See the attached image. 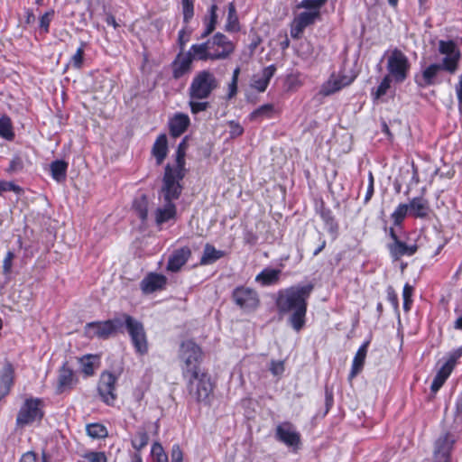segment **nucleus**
Segmentation results:
<instances>
[{
	"label": "nucleus",
	"instance_id": "obj_1",
	"mask_svg": "<svg viewBox=\"0 0 462 462\" xmlns=\"http://www.w3.org/2000/svg\"><path fill=\"white\" fill-rule=\"evenodd\" d=\"M314 290V284H297L278 292L275 301L280 315H288L287 323L296 332L306 325L308 300Z\"/></svg>",
	"mask_w": 462,
	"mask_h": 462
},
{
	"label": "nucleus",
	"instance_id": "obj_2",
	"mask_svg": "<svg viewBox=\"0 0 462 462\" xmlns=\"http://www.w3.org/2000/svg\"><path fill=\"white\" fill-rule=\"evenodd\" d=\"M438 51L444 55L441 62L430 64L421 71L420 75L415 76L414 81L419 88H424L439 83L437 78L442 70L449 74H454L457 70L461 52L456 42L452 40H439Z\"/></svg>",
	"mask_w": 462,
	"mask_h": 462
},
{
	"label": "nucleus",
	"instance_id": "obj_3",
	"mask_svg": "<svg viewBox=\"0 0 462 462\" xmlns=\"http://www.w3.org/2000/svg\"><path fill=\"white\" fill-rule=\"evenodd\" d=\"M189 393L197 402L210 405L214 385L210 376L205 372H199L188 375Z\"/></svg>",
	"mask_w": 462,
	"mask_h": 462
},
{
	"label": "nucleus",
	"instance_id": "obj_4",
	"mask_svg": "<svg viewBox=\"0 0 462 462\" xmlns=\"http://www.w3.org/2000/svg\"><path fill=\"white\" fill-rule=\"evenodd\" d=\"M218 87L219 81L213 72L208 69L200 70L192 79L188 90L189 97L207 99Z\"/></svg>",
	"mask_w": 462,
	"mask_h": 462
},
{
	"label": "nucleus",
	"instance_id": "obj_5",
	"mask_svg": "<svg viewBox=\"0 0 462 462\" xmlns=\"http://www.w3.org/2000/svg\"><path fill=\"white\" fill-rule=\"evenodd\" d=\"M125 313L104 321H93L85 326V334L89 338L108 339L117 333L124 332Z\"/></svg>",
	"mask_w": 462,
	"mask_h": 462
},
{
	"label": "nucleus",
	"instance_id": "obj_6",
	"mask_svg": "<svg viewBox=\"0 0 462 462\" xmlns=\"http://www.w3.org/2000/svg\"><path fill=\"white\" fill-rule=\"evenodd\" d=\"M179 356L183 362L181 369L184 377L201 371L202 351L195 342L191 340L182 342L180 346Z\"/></svg>",
	"mask_w": 462,
	"mask_h": 462
},
{
	"label": "nucleus",
	"instance_id": "obj_7",
	"mask_svg": "<svg viewBox=\"0 0 462 462\" xmlns=\"http://www.w3.org/2000/svg\"><path fill=\"white\" fill-rule=\"evenodd\" d=\"M44 401L41 398H26L16 416V426L24 427L40 422L44 417Z\"/></svg>",
	"mask_w": 462,
	"mask_h": 462
},
{
	"label": "nucleus",
	"instance_id": "obj_8",
	"mask_svg": "<svg viewBox=\"0 0 462 462\" xmlns=\"http://www.w3.org/2000/svg\"><path fill=\"white\" fill-rule=\"evenodd\" d=\"M186 174L181 172H175L171 169V164L168 163L164 168V174L162 178V187L161 189V196L164 203H173L178 199L182 192L183 187L180 180L184 179Z\"/></svg>",
	"mask_w": 462,
	"mask_h": 462
},
{
	"label": "nucleus",
	"instance_id": "obj_9",
	"mask_svg": "<svg viewBox=\"0 0 462 462\" xmlns=\"http://www.w3.org/2000/svg\"><path fill=\"white\" fill-rule=\"evenodd\" d=\"M386 69L388 74L396 84L402 83L406 80L411 63L408 57L399 49L393 50L388 56Z\"/></svg>",
	"mask_w": 462,
	"mask_h": 462
},
{
	"label": "nucleus",
	"instance_id": "obj_10",
	"mask_svg": "<svg viewBox=\"0 0 462 462\" xmlns=\"http://www.w3.org/2000/svg\"><path fill=\"white\" fill-rule=\"evenodd\" d=\"M124 328H126L136 353L145 355L148 343L143 324L128 314H125Z\"/></svg>",
	"mask_w": 462,
	"mask_h": 462
},
{
	"label": "nucleus",
	"instance_id": "obj_11",
	"mask_svg": "<svg viewBox=\"0 0 462 462\" xmlns=\"http://www.w3.org/2000/svg\"><path fill=\"white\" fill-rule=\"evenodd\" d=\"M275 439L297 452L301 447V435L290 421H283L276 426Z\"/></svg>",
	"mask_w": 462,
	"mask_h": 462
},
{
	"label": "nucleus",
	"instance_id": "obj_12",
	"mask_svg": "<svg viewBox=\"0 0 462 462\" xmlns=\"http://www.w3.org/2000/svg\"><path fill=\"white\" fill-rule=\"evenodd\" d=\"M213 60L227 59L236 49L235 44L225 34L217 32L208 40Z\"/></svg>",
	"mask_w": 462,
	"mask_h": 462
},
{
	"label": "nucleus",
	"instance_id": "obj_13",
	"mask_svg": "<svg viewBox=\"0 0 462 462\" xmlns=\"http://www.w3.org/2000/svg\"><path fill=\"white\" fill-rule=\"evenodd\" d=\"M232 299L245 312L254 310L260 302L257 292L245 286L236 287L232 292Z\"/></svg>",
	"mask_w": 462,
	"mask_h": 462
},
{
	"label": "nucleus",
	"instance_id": "obj_14",
	"mask_svg": "<svg viewBox=\"0 0 462 462\" xmlns=\"http://www.w3.org/2000/svg\"><path fill=\"white\" fill-rule=\"evenodd\" d=\"M117 378L111 372L105 371L101 374L97 391L102 401L107 405H114L116 400V385Z\"/></svg>",
	"mask_w": 462,
	"mask_h": 462
},
{
	"label": "nucleus",
	"instance_id": "obj_15",
	"mask_svg": "<svg viewBox=\"0 0 462 462\" xmlns=\"http://www.w3.org/2000/svg\"><path fill=\"white\" fill-rule=\"evenodd\" d=\"M455 441L454 436L449 432L439 436L434 443L432 462H450Z\"/></svg>",
	"mask_w": 462,
	"mask_h": 462
},
{
	"label": "nucleus",
	"instance_id": "obj_16",
	"mask_svg": "<svg viewBox=\"0 0 462 462\" xmlns=\"http://www.w3.org/2000/svg\"><path fill=\"white\" fill-rule=\"evenodd\" d=\"M320 18H321L320 12L300 13L293 19V21L291 24V36L296 40L300 39L304 32V30L307 27L313 25Z\"/></svg>",
	"mask_w": 462,
	"mask_h": 462
},
{
	"label": "nucleus",
	"instance_id": "obj_17",
	"mask_svg": "<svg viewBox=\"0 0 462 462\" xmlns=\"http://www.w3.org/2000/svg\"><path fill=\"white\" fill-rule=\"evenodd\" d=\"M74 370L69 365V362L65 361L58 373L57 393H62L70 391L78 383Z\"/></svg>",
	"mask_w": 462,
	"mask_h": 462
},
{
	"label": "nucleus",
	"instance_id": "obj_18",
	"mask_svg": "<svg viewBox=\"0 0 462 462\" xmlns=\"http://www.w3.org/2000/svg\"><path fill=\"white\" fill-rule=\"evenodd\" d=\"M193 56L190 51L179 52L171 64L172 78L179 79L191 70Z\"/></svg>",
	"mask_w": 462,
	"mask_h": 462
},
{
	"label": "nucleus",
	"instance_id": "obj_19",
	"mask_svg": "<svg viewBox=\"0 0 462 462\" xmlns=\"http://www.w3.org/2000/svg\"><path fill=\"white\" fill-rule=\"evenodd\" d=\"M167 284V278L160 273H150L141 282L140 287L144 294L162 291Z\"/></svg>",
	"mask_w": 462,
	"mask_h": 462
},
{
	"label": "nucleus",
	"instance_id": "obj_20",
	"mask_svg": "<svg viewBox=\"0 0 462 462\" xmlns=\"http://www.w3.org/2000/svg\"><path fill=\"white\" fill-rule=\"evenodd\" d=\"M354 80V78L341 75L336 77L335 75H331V77L328 79V81H326L321 88H320V94L328 97L330 96L340 89H342L344 87L349 86Z\"/></svg>",
	"mask_w": 462,
	"mask_h": 462
},
{
	"label": "nucleus",
	"instance_id": "obj_21",
	"mask_svg": "<svg viewBox=\"0 0 462 462\" xmlns=\"http://www.w3.org/2000/svg\"><path fill=\"white\" fill-rule=\"evenodd\" d=\"M190 256L191 250L188 246L175 249L168 259L167 270L173 273L180 271Z\"/></svg>",
	"mask_w": 462,
	"mask_h": 462
},
{
	"label": "nucleus",
	"instance_id": "obj_22",
	"mask_svg": "<svg viewBox=\"0 0 462 462\" xmlns=\"http://www.w3.org/2000/svg\"><path fill=\"white\" fill-rule=\"evenodd\" d=\"M190 125V120L188 115L183 113H177L169 121L170 134L176 138L185 133Z\"/></svg>",
	"mask_w": 462,
	"mask_h": 462
},
{
	"label": "nucleus",
	"instance_id": "obj_23",
	"mask_svg": "<svg viewBox=\"0 0 462 462\" xmlns=\"http://www.w3.org/2000/svg\"><path fill=\"white\" fill-rule=\"evenodd\" d=\"M388 249L392 257L394 260H399L402 256L404 255H413L418 250V245L416 244L409 245L402 240H399L396 243L389 244Z\"/></svg>",
	"mask_w": 462,
	"mask_h": 462
},
{
	"label": "nucleus",
	"instance_id": "obj_24",
	"mask_svg": "<svg viewBox=\"0 0 462 462\" xmlns=\"http://www.w3.org/2000/svg\"><path fill=\"white\" fill-rule=\"evenodd\" d=\"M407 205L410 214L417 218H425L430 210L428 200L422 197L413 198Z\"/></svg>",
	"mask_w": 462,
	"mask_h": 462
},
{
	"label": "nucleus",
	"instance_id": "obj_25",
	"mask_svg": "<svg viewBox=\"0 0 462 462\" xmlns=\"http://www.w3.org/2000/svg\"><path fill=\"white\" fill-rule=\"evenodd\" d=\"M369 344L370 340L365 341L356 353V356L353 359L349 378L356 377L363 370Z\"/></svg>",
	"mask_w": 462,
	"mask_h": 462
},
{
	"label": "nucleus",
	"instance_id": "obj_26",
	"mask_svg": "<svg viewBox=\"0 0 462 462\" xmlns=\"http://www.w3.org/2000/svg\"><path fill=\"white\" fill-rule=\"evenodd\" d=\"M152 153L155 157L156 164L161 165L168 153V139L165 134H161L155 140Z\"/></svg>",
	"mask_w": 462,
	"mask_h": 462
},
{
	"label": "nucleus",
	"instance_id": "obj_27",
	"mask_svg": "<svg viewBox=\"0 0 462 462\" xmlns=\"http://www.w3.org/2000/svg\"><path fill=\"white\" fill-rule=\"evenodd\" d=\"M319 216L324 221L328 232L336 238L338 233V224L335 220L332 211L326 208L323 202L319 208Z\"/></svg>",
	"mask_w": 462,
	"mask_h": 462
},
{
	"label": "nucleus",
	"instance_id": "obj_28",
	"mask_svg": "<svg viewBox=\"0 0 462 462\" xmlns=\"http://www.w3.org/2000/svg\"><path fill=\"white\" fill-rule=\"evenodd\" d=\"M176 206L174 203H164V206L158 208L155 211V222L157 226H162L163 223L176 217Z\"/></svg>",
	"mask_w": 462,
	"mask_h": 462
},
{
	"label": "nucleus",
	"instance_id": "obj_29",
	"mask_svg": "<svg viewBox=\"0 0 462 462\" xmlns=\"http://www.w3.org/2000/svg\"><path fill=\"white\" fill-rule=\"evenodd\" d=\"M282 271L279 269L264 268L255 277V281L263 286L276 284L281 276Z\"/></svg>",
	"mask_w": 462,
	"mask_h": 462
},
{
	"label": "nucleus",
	"instance_id": "obj_30",
	"mask_svg": "<svg viewBox=\"0 0 462 462\" xmlns=\"http://www.w3.org/2000/svg\"><path fill=\"white\" fill-rule=\"evenodd\" d=\"M225 255V252L217 250L215 246L210 244H206L204 246L203 254L200 258V265H209L216 263L217 260Z\"/></svg>",
	"mask_w": 462,
	"mask_h": 462
},
{
	"label": "nucleus",
	"instance_id": "obj_31",
	"mask_svg": "<svg viewBox=\"0 0 462 462\" xmlns=\"http://www.w3.org/2000/svg\"><path fill=\"white\" fill-rule=\"evenodd\" d=\"M81 365V372L86 377L92 376L99 365V357L94 355H86L79 359Z\"/></svg>",
	"mask_w": 462,
	"mask_h": 462
},
{
	"label": "nucleus",
	"instance_id": "obj_32",
	"mask_svg": "<svg viewBox=\"0 0 462 462\" xmlns=\"http://www.w3.org/2000/svg\"><path fill=\"white\" fill-rule=\"evenodd\" d=\"M453 369L448 365L444 364L440 369L438 371L437 374L435 375L432 383L430 385V390L432 393H437L444 384L446 380L450 375Z\"/></svg>",
	"mask_w": 462,
	"mask_h": 462
},
{
	"label": "nucleus",
	"instance_id": "obj_33",
	"mask_svg": "<svg viewBox=\"0 0 462 462\" xmlns=\"http://www.w3.org/2000/svg\"><path fill=\"white\" fill-rule=\"evenodd\" d=\"M191 52L193 56V60H213L211 52L209 51V45L208 44V41L200 43V44H193L189 51Z\"/></svg>",
	"mask_w": 462,
	"mask_h": 462
},
{
	"label": "nucleus",
	"instance_id": "obj_34",
	"mask_svg": "<svg viewBox=\"0 0 462 462\" xmlns=\"http://www.w3.org/2000/svg\"><path fill=\"white\" fill-rule=\"evenodd\" d=\"M52 178L60 182L66 180L68 162L63 160L53 161L50 165Z\"/></svg>",
	"mask_w": 462,
	"mask_h": 462
},
{
	"label": "nucleus",
	"instance_id": "obj_35",
	"mask_svg": "<svg viewBox=\"0 0 462 462\" xmlns=\"http://www.w3.org/2000/svg\"><path fill=\"white\" fill-rule=\"evenodd\" d=\"M225 30L228 32H237L240 30L236 5L233 2L228 4V14Z\"/></svg>",
	"mask_w": 462,
	"mask_h": 462
},
{
	"label": "nucleus",
	"instance_id": "obj_36",
	"mask_svg": "<svg viewBox=\"0 0 462 462\" xmlns=\"http://www.w3.org/2000/svg\"><path fill=\"white\" fill-rule=\"evenodd\" d=\"M0 137L9 142L15 137L11 118L7 116H0Z\"/></svg>",
	"mask_w": 462,
	"mask_h": 462
},
{
	"label": "nucleus",
	"instance_id": "obj_37",
	"mask_svg": "<svg viewBox=\"0 0 462 462\" xmlns=\"http://www.w3.org/2000/svg\"><path fill=\"white\" fill-rule=\"evenodd\" d=\"M14 369L11 363L6 362L0 373V380L4 385V391L9 393L11 386L14 383Z\"/></svg>",
	"mask_w": 462,
	"mask_h": 462
},
{
	"label": "nucleus",
	"instance_id": "obj_38",
	"mask_svg": "<svg viewBox=\"0 0 462 462\" xmlns=\"http://www.w3.org/2000/svg\"><path fill=\"white\" fill-rule=\"evenodd\" d=\"M133 208L138 216V217L142 220V222H145L148 217V200L145 195H143L140 199H137L134 201Z\"/></svg>",
	"mask_w": 462,
	"mask_h": 462
},
{
	"label": "nucleus",
	"instance_id": "obj_39",
	"mask_svg": "<svg viewBox=\"0 0 462 462\" xmlns=\"http://www.w3.org/2000/svg\"><path fill=\"white\" fill-rule=\"evenodd\" d=\"M274 111V106L272 104H265L254 109L250 115L251 121H256L262 118H271Z\"/></svg>",
	"mask_w": 462,
	"mask_h": 462
},
{
	"label": "nucleus",
	"instance_id": "obj_40",
	"mask_svg": "<svg viewBox=\"0 0 462 462\" xmlns=\"http://www.w3.org/2000/svg\"><path fill=\"white\" fill-rule=\"evenodd\" d=\"M87 434L92 439H105L108 436L107 429L101 423H90L86 427Z\"/></svg>",
	"mask_w": 462,
	"mask_h": 462
},
{
	"label": "nucleus",
	"instance_id": "obj_41",
	"mask_svg": "<svg viewBox=\"0 0 462 462\" xmlns=\"http://www.w3.org/2000/svg\"><path fill=\"white\" fill-rule=\"evenodd\" d=\"M393 80V79H392L390 78V76L385 75L383 77V79H382L381 83L376 88V89L375 90L373 89L371 92V96H372L374 101L381 99L387 93V91L391 88V82Z\"/></svg>",
	"mask_w": 462,
	"mask_h": 462
},
{
	"label": "nucleus",
	"instance_id": "obj_42",
	"mask_svg": "<svg viewBox=\"0 0 462 462\" xmlns=\"http://www.w3.org/2000/svg\"><path fill=\"white\" fill-rule=\"evenodd\" d=\"M185 156H186V151L177 147L175 165H173V166L171 165V169L173 171H175V172L180 171L183 174H186L187 170L185 168V165H186Z\"/></svg>",
	"mask_w": 462,
	"mask_h": 462
},
{
	"label": "nucleus",
	"instance_id": "obj_43",
	"mask_svg": "<svg viewBox=\"0 0 462 462\" xmlns=\"http://www.w3.org/2000/svg\"><path fill=\"white\" fill-rule=\"evenodd\" d=\"M328 0H302L297 5V8H304L309 12H320V8L326 5Z\"/></svg>",
	"mask_w": 462,
	"mask_h": 462
},
{
	"label": "nucleus",
	"instance_id": "obj_44",
	"mask_svg": "<svg viewBox=\"0 0 462 462\" xmlns=\"http://www.w3.org/2000/svg\"><path fill=\"white\" fill-rule=\"evenodd\" d=\"M149 442V436L144 430H139L134 439L132 440V446L137 451L143 449Z\"/></svg>",
	"mask_w": 462,
	"mask_h": 462
},
{
	"label": "nucleus",
	"instance_id": "obj_45",
	"mask_svg": "<svg viewBox=\"0 0 462 462\" xmlns=\"http://www.w3.org/2000/svg\"><path fill=\"white\" fill-rule=\"evenodd\" d=\"M409 206L407 204H400L392 213L391 217L394 226H401L408 214Z\"/></svg>",
	"mask_w": 462,
	"mask_h": 462
},
{
	"label": "nucleus",
	"instance_id": "obj_46",
	"mask_svg": "<svg viewBox=\"0 0 462 462\" xmlns=\"http://www.w3.org/2000/svg\"><path fill=\"white\" fill-rule=\"evenodd\" d=\"M195 0H181L183 23L188 24L194 16Z\"/></svg>",
	"mask_w": 462,
	"mask_h": 462
},
{
	"label": "nucleus",
	"instance_id": "obj_47",
	"mask_svg": "<svg viewBox=\"0 0 462 462\" xmlns=\"http://www.w3.org/2000/svg\"><path fill=\"white\" fill-rule=\"evenodd\" d=\"M86 42H82L76 53L70 58L69 64L75 69H81L84 62Z\"/></svg>",
	"mask_w": 462,
	"mask_h": 462
},
{
	"label": "nucleus",
	"instance_id": "obj_48",
	"mask_svg": "<svg viewBox=\"0 0 462 462\" xmlns=\"http://www.w3.org/2000/svg\"><path fill=\"white\" fill-rule=\"evenodd\" d=\"M24 163L23 158L19 154H15L10 161L9 166L6 169L8 174H16L23 170Z\"/></svg>",
	"mask_w": 462,
	"mask_h": 462
},
{
	"label": "nucleus",
	"instance_id": "obj_49",
	"mask_svg": "<svg viewBox=\"0 0 462 462\" xmlns=\"http://www.w3.org/2000/svg\"><path fill=\"white\" fill-rule=\"evenodd\" d=\"M199 98H189V106L193 115H197L200 112L206 111L210 104L208 101H199Z\"/></svg>",
	"mask_w": 462,
	"mask_h": 462
},
{
	"label": "nucleus",
	"instance_id": "obj_50",
	"mask_svg": "<svg viewBox=\"0 0 462 462\" xmlns=\"http://www.w3.org/2000/svg\"><path fill=\"white\" fill-rule=\"evenodd\" d=\"M152 454L155 458V462H168V457L160 443L155 442L152 445Z\"/></svg>",
	"mask_w": 462,
	"mask_h": 462
},
{
	"label": "nucleus",
	"instance_id": "obj_51",
	"mask_svg": "<svg viewBox=\"0 0 462 462\" xmlns=\"http://www.w3.org/2000/svg\"><path fill=\"white\" fill-rule=\"evenodd\" d=\"M15 257V254L12 251H8L3 261V273L5 276L9 277L12 273L13 268V261Z\"/></svg>",
	"mask_w": 462,
	"mask_h": 462
},
{
	"label": "nucleus",
	"instance_id": "obj_52",
	"mask_svg": "<svg viewBox=\"0 0 462 462\" xmlns=\"http://www.w3.org/2000/svg\"><path fill=\"white\" fill-rule=\"evenodd\" d=\"M54 10L51 9L41 16L40 28L42 31H43V32L46 33L49 32L50 23L54 16Z\"/></svg>",
	"mask_w": 462,
	"mask_h": 462
},
{
	"label": "nucleus",
	"instance_id": "obj_53",
	"mask_svg": "<svg viewBox=\"0 0 462 462\" xmlns=\"http://www.w3.org/2000/svg\"><path fill=\"white\" fill-rule=\"evenodd\" d=\"M5 191H14L16 194L23 193V189L12 181H0V195Z\"/></svg>",
	"mask_w": 462,
	"mask_h": 462
},
{
	"label": "nucleus",
	"instance_id": "obj_54",
	"mask_svg": "<svg viewBox=\"0 0 462 462\" xmlns=\"http://www.w3.org/2000/svg\"><path fill=\"white\" fill-rule=\"evenodd\" d=\"M217 5L213 4L208 9V17H205V23L208 25H211L212 28H216L217 23Z\"/></svg>",
	"mask_w": 462,
	"mask_h": 462
},
{
	"label": "nucleus",
	"instance_id": "obj_55",
	"mask_svg": "<svg viewBox=\"0 0 462 462\" xmlns=\"http://www.w3.org/2000/svg\"><path fill=\"white\" fill-rule=\"evenodd\" d=\"M19 462H39L38 455L33 451H28L22 455ZM47 462L46 454H42V461Z\"/></svg>",
	"mask_w": 462,
	"mask_h": 462
},
{
	"label": "nucleus",
	"instance_id": "obj_56",
	"mask_svg": "<svg viewBox=\"0 0 462 462\" xmlns=\"http://www.w3.org/2000/svg\"><path fill=\"white\" fill-rule=\"evenodd\" d=\"M84 457L88 462H107L106 456L104 452L91 451L87 453Z\"/></svg>",
	"mask_w": 462,
	"mask_h": 462
},
{
	"label": "nucleus",
	"instance_id": "obj_57",
	"mask_svg": "<svg viewBox=\"0 0 462 462\" xmlns=\"http://www.w3.org/2000/svg\"><path fill=\"white\" fill-rule=\"evenodd\" d=\"M228 125L230 128L229 134L231 138H236L244 134V128L239 123L236 121H230Z\"/></svg>",
	"mask_w": 462,
	"mask_h": 462
},
{
	"label": "nucleus",
	"instance_id": "obj_58",
	"mask_svg": "<svg viewBox=\"0 0 462 462\" xmlns=\"http://www.w3.org/2000/svg\"><path fill=\"white\" fill-rule=\"evenodd\" d=\"M334 404V394L332 389H329L328 386L325 387V412L326 415L329 410L332 408Z\"/></svg>",
	"mask_w": 462,
	"mask_h": 462
},
{
	"label": "nucleus",
	"instance_id": "obj_59",
	"mask_svg": "<svg viewBox=\"0 0 462 462\" xmlns=\"http://www.w3.org/2000/svg\"><path fill=\"white\" fill-rule=\"evenodd\" d=\"M462 356V346L453 352L450 353L448 359L446 361V365H448L452 369H454L457 360Z\"/></svg>",
	"mask_w": 462,
	"mask_h": 462
},
{
	"label": "nucleus",
	"instance_id": "obj_60",
	"mask_svg": "<svg viewBox=\"0 0 462 462\" xmlns=\"http://www.w3.org/2000/svg\"><path fill=\"white\" fill-rule=\"evenodd\" d=\"M387 299L393 305V309L395 310H398V308H399L398 296L392 286H388V288H387Z\"/></svg>",
	"mask_w": 462,
	"mask_h": 462
},
{
	"label": "nucleus",
	"instance_id": "obj_61",
	"mask_svg": "<svg viewBox=\"0 0 462 462\" xmlns=\"http://www.w3.org/2000/svg\"><path fill=\"white\" fill-rule=\"evenodd\" d=\"M171 457V462H182L183 453L180 447L178 444L172 446Z\"/></svg>",
	"mask_w": 462,
	"mask_h": 462
},
{
	"label": "nucleus",
	"instance_id": "obj_62",
	"mask_svg": "<svg viewBox=\"0 0 462 462\" xmlns=\"http://www.w3.org/2000/svg\"><path fill=\"white\" fill-rule=\"evenodd\" d=\"M189 40V33L186 34L185 29H181L178 35V43L180 49V52H183L186 43Z\"/></svg>",
	"mask_w": 462,
	"mask_h": 462
},
{
	"label": "nucleus",
	"instance_id": "obj_63",
	"mask_svg": "<svg viewBox=\"0 0 462 462\" xmlns=\"http://www.w3.org/2000/svg\"><path fill=\"white\" fill-rule=\"evenodd\" d=\"M270 370L274 375L282 374L284 371L283 363L281 361H272Z\"/></svg>",
	"mask_w": 462,
	"mask_h": 462
},
{
	"label": "nucleus",
	"instance_id": "obj_64",
	"mask_svg": "<svg viewBox=\"0 0 462 462\" xmlns=\"http://www.w3.org/2000/svg\"><path fill=\"white\" fill-rule=\"evenodd\" d=\"M459 109L462 108V74L458 76V82L455 86Z\"/></svg>",
	"mask_w": 462,
	"mask_h": 462
}]
</instances>
